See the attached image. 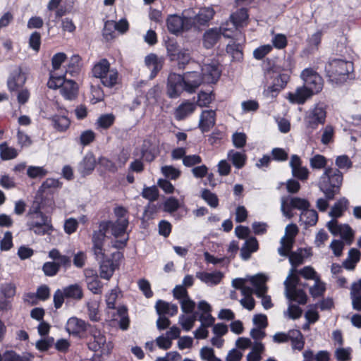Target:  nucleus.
Instances as JSON below:
<instances>
[{
  "mask_svg": "<svg viewBox=\"0 0 361 361\" xmlns=\"http://www.w3.org/2000/svg\"><path fill=\"white\" fill-rule=\"evenodd\" d=\"M216 112L214 110H204L200 115L199 127L202 132H208L215 125Z\"/></svg>",
  "mask_w": 361,
  "mask_h": 361,
  "instance_id": "393cba45",
  "label": "nucleus"
},
{
  "mask_svg": "<svg viewBox=\"0 0 361 361\" xmlns=\"http://www.w3.org/2000/svg\"><path fill=\"white\" fill-rule=\"evenodd\" d=\"M250 283L254 289V293L257 296H262L263 293H267L268 287L267 286V277L262 274H258L250 277Z\"/></svg>",
  "mask_w": 361,
  "mask_h": 361,
  "instance_id": "a878e982",
  "label": "nucleus"
},
{
  "mask_svg": "<svg viewBox=\"0 0 361 361\" xmlns=\"http://www.w3.org/2000/svg\"><path fill=\"white\" fill-rule=\"evenodd\" d=\"M90 340L87 342L88 348L94 352H100L101 354H108L113 348L111 343L106 342L105 335L95 326L90 329Z\"/></svg>",
  "mask_w": 361,
  "mask_h": 361,
  "instance_id": "6e6552de",
  "label": "nucleus"
},
{
  "mask_svg": "<svg viewBox=\"0 0 361 361\" xmlns=\"http://www.w3.org/2000/svg\"><path fill=\"white\" fill-rule=\"evenodd\" d=\"M202 198L207 202V204L212 207H216L219 204L218 198L216 195L211 192L208 190H205L202 192Z\"/></svg>",
  "mask_w": 361,
  "mask_h": 361,
  "instance_id": "774afa93",
  "label": "nucleus"
},
{
  "mask_svg": "<svg viewBox=\"0 0 361 361\" xmlns=\"http://www.w3.org/2000/svg\"><path fill=\"white\" fill-rule=\"evenodd\" d=\"M214 99V96L212 93L201 92L198 94L197 105L201 107L208 106Z\"/></svg>",
  "mask_w": 361,
  "mask_h": 361,
  "instance_id": "338daca9",
  "label": "nucleus"
},
{
  "mask_svg": "<svg viewBox=\"0 0 361 361\" xmlns=\"http://www.w3.org/2000/svg\"><path fill=\"white\" fill-rule=\"evenodd\" d=\"M348 204V200L345 197L341 198L332 207L329 215L334 218L341 216L343 212L347 209Z\"/></svg>",
  "mask_w": 361,
  "mask_h": 361,
  "instance_id": "ea45409f",
  "label": "nucleus"
},
{
  "mask_svg": "<svg viewBox=\"0 0 361 361\" xmlns=\"http://www.w3.org/2000/svg\"><path fill=\"white\" fill-rule=\"evenodd\" d=\"M17 140L18 144L21 147H28L32 145V142L30 137L20 130H18Z\"/></svg>",
  "mask_w": 361,
  "mask_h": 361,
  "instance_id": "69168bd1",
  "label": "nucleus"
},
{
  "mask_svg": "<svg viewBox=\"0 0 361 361\" xmlns=\"http://www.w3.org/2000/svg\"><path fill=\"white\" fill-rule=\"evenodd\" d=\"M335 164L338 169H349L352 167L353 163L347 155H341L336 157Z\"/></svg>",
  "mask_w": 361,
  "mask_h": 361,
  "instance_id": "052dcab7",
  "label": "nucleus"
},
{
  "mask_svg": "<svg viewBox=\"0 0 361 361\" xmlns=\"http://www.w3.org/2000/svg\"><path fill=\"white\" fill-rule=\"evenodd\" d=\"M100 262V276L109 280L116 269V264L110 259H104Z\"/></svg>",
  "mask_w": 361,
  "mask_h": 361,
  "instance_id": "c9c22d12",
  "label": "nucleus"
},
{
  "mask_svg": "<svg viewBox=\"0 0 361 361\" xmlns=\"http://www.w3.org/2000/svg\"><path fill=\"white\" fill-rule=\"evenodd\" d=\"M196 109V105L190 102L186 101L180 104L175 110V118L178 121L185 119L192 114Z\"/></svg>",
  "mask_w": 361,
  "mask_h": 361,
  "instance_id": "c85d7f7f",
  "label": "nucleus"
},
{
  "mask_svg": "<svg viewBox=\"0 0 361 361\" xmlns=\"http://www.w3.org/2000/svg\"><path fill=\"white\" fill-rule=\"evenodd\" d=\"M166 25L171 33L178 35L191 29L194 25V20L192 17L173 14L168 16Z\"/></svg>",
  "mask_w": 361,
  "mask_h": 361,
  "instance_id": "1a4fd4ad",
  "label": "nucleus"
},
{
  "mask_svg": "<svg viewBox=\"0 0 361 361\" xmlns=\"http://www.w3.org/2000/svg\"><path fill=\"white\" fill-rule=\"evenodd\" d=\"M185 83V91L188 93H193L204 82L202 75L197 71L185 73L183 75Z\"/></svg>",
  "mask_w": 361,
  "mask_h": 361,
  "instance_id": "a211bd4d",
  "label": "nucleus"
},
{
  "mask_svg": "<svg viewBox=\"0 0 361 361\" xmlns=\"http://www.w3.org/2000/svg\"><path fill=\"white\" fill-rule=\"evenodd\" d=\"M42 270L46 276H54L59 271V264L54 262H45L42 267Z\"/></svg>",
  "mask_w": 361,
  "mask_h": 361,
  "instance_id": "680f3d73",
  "label": "nucleus"
},
{
  "mask_svg": "<svg viewBox=\"0 0 361 361\" xmlns=\"http://www.w3.org/2000/svg\"><path fill=\"white\" fill-rule=\"evenodd\" d=\"M272 50L270 44H264L256 48L253 51V57L257 60L263 59Z\"/></svg>",
  "mask_w": 361,
  "mask_h": 361,
  "instance_id": "bf43d9fd",
  "label": "nucleus"
},
{
  "mask_svg": "<svg viewBox=\"0 0 361 361\" xmlns=\"http://www.w3.org/2000/svg\"><path fill=\"white\" fill-rule=\"evenodd\" d=\"M325 290V283L320 280L319 277L314 281V286L310 288V293L314 298H315L322 295Z\"/></svg>",
  "mask_w": 361,
  "mask_h": 361,
  "instance_id": "5fc2aeb1",
  "label": "nucleus"
},
{
  "mask_svg": "<svg viewBox=\"0 0 361 361\" xmlns=\"http://www.w3.org/2000/svg\"><path fill=\"white\" fill-rule=\"evenodd\" d=\"M360 252L355 249L352 248L348 252V258L343 262V267L348 270H352L355 268V264L360 260Z\"/></svg>",
  "mask_w": 361,
  "mask_h": 361,
  "instance_id": "a19ab883",
  "label": "nucleus"
},
{
  "mask_svg": "<svg viewBox=\"0 0 361 361\" xmlns=\"http://www.w3.org/2000/svg\"><path fill=\"white\" fill-rule=\"evenodd\" d=\"M48 173L43 166H30L27 169V175L30 178H42Z\"/></svg>",
  "mask_w": 361,
  "mask_h": 361,
  "instance_id": "de8ad7c7",
  "label": "nucleus"
},
{
  "mask_svg": "<svg viewBox=\"0 0 361 361\" xmlns=\"http://www.w3.org/2000/svg\"><path fill=\"white\" fill-rule=\"evenodd\" d=\"M228 159L231 161L233 165L238 169L243 168L247 159L245 153L236 152L233 149L230 150L227 154Z\"/></svg>",
  "mask_w": 361,
  "mask_h": 361,
  "instance_id": "e433bc0d",
  "label": "nucleus"
},
{
  "mask_svg": "<svg viewBox=\"0 0 361 361\" xmlns=\"http://www.w3.org/2000/svg\"><path fill=\"white\" fill-rule=\"evenodd\" d=\"M27 229L38 235L50 234L54 228L51 219L41 211V203L35 200L26 215Z\"/></svg>",
  "mask_w": 361,
  "mask_h": 361,
  "instance_id": "f03ea898",
  "label": "nucleus"
},
{
  "mask_svg": "<svg viewBox=\"0 0 361 361\" xmlns=\"http://www.w3.org/2000/svg\"><path fill=\"white\" fill-rule=\"evenodd\" d=\"M90 325L85 321L76 317L69 318L66 324V330L70 334L75 337L82 338Z\"/></svg>",
  "mask_w": 361,
  "mask_h": 361,
  "instance_id": "dca6fc26",
  "label": "nucleus"
},
{
  "mask_svg": "<svg viewBox=\"0 0 361 361\" xmlns=\"http://www.w3.org/2000/svg\"><path fill=\"white\" fill-rule=\"evenodd\" d=\"M318 220V215L314 209H310L309 208L301 212L300 216V222L304 225L305 228L312 226L315 225Z\"/></svg>",
  "mask_w": 361,
  "mask_h": 361,
  "instance_id": "473e14b6",
  "label": "nucleus"
},
{
  "mask_svg": "<svg viewBox=\"0 0 361 361\" xmlns=\"http://www.w3.org/2000/svg\"><path fill=\"white\" fill-rule=\"evenodd\" d=\"M302 310L295 305L290 304L286 311L283 312V315L291 319H297L302 315Z\"/></svg>",
  "mask_w": 361,
  "mask_h": 361,
  "instance_id": "4d7b16f0",
  "label": "nucleus"
},
{
  "mask_svg": "<svg viewBox=\"0 0 361 361\" xmlns=\"http://www.w3.org/2000/svg\"><path fill=\"white\" fill-rule=\"evenodd\" d=\"M221 75V71L216 63H205L202 67V77L206 83H215Z\"/></svg>",
  "mask_w": 361,
  "mask_h": 361,
  "instance_id": "412c9836",
  "label": "nucleus"
},
{
  "mask_svg": "<svg viewBox=\"0 0 361 361\" xmlns=\"http://www.w3.org/2000/svg\"><path fill=\"white\" fill-rule=\"evenodd\" d=\"M327 228L333 235H340L348 245L351 244L353 231L348 225L339 224L336 220L333 219L327 223Z\"/></svg>",
  "mask_w": 361,
  "mask_h": 361,
  "instance_id": "2eb2a0df",
  "label": "nucleus"
},
{
  "mask_svg": "<svg viewBox=\"0 0 361 361\" xmlns=\"http://www.w3.org/2000/svg\"><path fill=\"white\" fill-rule=\"evenodd\" d=\"M327 159L321 154H316L310 158V165L313 169H322L326 168Z\"/></svg>",
  "mask_w": 361,
  "mask_h": 361,
  "instance_id": "603ef678",
  "label": "nucleus"
},
{
  "mask_svg": "<svg viewBox=\"0 0 361 361\" xmlns=\"http://www.w3.org/2000/svg\"><path fill=\"white\" fill-rule=\"evenodd\" d=\"M128 225V219L116 220L114 223L111 221L110 228L111 230V234L116 238L121 236L126 233Z\"/></svg>",
  "mask_w": 361,
  "mask_h": 361,
  "instance_id": "58836bf2",
  "label": "nucleus"
},
{
  "mask_svg": "<svg viewBox=\"0 0 361 361\" xmlns=\"http://www.w3.org/2000/svg\"><path fill=\"white\" fill-rule=\"evenodd\" d=\"M161 172L166 178H170L171 180L178 179L181 174V171L179 169L171 165L162 166L161 168Z\"/></svg>",
  "mask_w": 361,
  "mask_h": 361,
  "instance_id": "8fccbe9b",
  "label": "nucleus"
},
{
  "mask_svg": "<svg viewBox=\"0 0 361 361\" xmlns=\"http://www.w3.org/2000/svg\"><path fill=\"white\" fill-rule=\"evenodd\" d=\"M175 45L170 44L167 47L168 52L169 56H171V60H177L178 62V66L180 68H184L185 65H187L190 59V51L188 49L183 48L177 50H175Z\"/></svg>",
  "mask_w": 361,
  "mask_h": 361,
  "instance_id": "aec40b11",
  "label": "nucleus"
},
{
  "mask_svg": "<svg viewBox=\"0 0 361 361\" xmlns=\"http://www.w3.org/2000/svg\"><path fill=\"white\" fill-rule=\"evenodd\" d=\"M322 37V32L321 30H317L315 32L309 36L307 39L308 47L311 50H314L318 48V46L321 43Z\"/></svg>",
  "mask_w": 361,
  "mask_h": 361,
  "instance_id": "6e6d98bb",
  "label": "nucleus"
},
{
  "mask_svg": "<svg viewBox=\"0 0 361 361\" xmlns=\"http://www.w3.org/2000/svg\"><path fill=\"white\" fill-rule=\"evenodd\" d=\"M343 180V173L338 169L327 167L319 177L317 185L328 200H334L340 192Z\"/></svg>",
  "mask_w": 361,
  "mask_h": 361,
  "instance_id": "7ed1b4c3",
  "label": "nucleus"
},
{
  "mask_svg": "<svg viewBox=\"0 0 361 361\" xmlns=\"http://www.w3.org/2000/svg\"><path fill=\"white\" fill-rule=\"evenodd\" d=\"M298 233V228L294 224H290L286 227V235L280 240L281 246L278 248V252L281 256H288L293 247V239Z\"/></svg>",
  "mask_w": 361,
  "mask_h": 361,
  "instance_id": "f8f14e48",
  "label": "nucleus"
},
{
  "mask_svg": "<svg viewBox=\"0 0 361 361\" xmlns=\"http://www.w3.org/2000/svg\"><path fill=\"white\" fill-rule=\"evenodd\" d=\"M352 349L350 348H338L334 352V356L338 361H348L351 357Z\"/></svg>",
  "mask_w": 361,
  "mask_h": 361,
  "instance_id": "13d9d810",
  "label": "nucleus"
},
{
  "mask_svg": "<svg viewBox=\"0 0 361 361\" xmlns=\"http://www.w3.org/2000/svg\"><path fill=\"white\" fill-rule=\"evenodd\" d=\"M0 291L2 296L9 299L15 295L16 286L11 283H4L0 286Z\"/></svg>",
  "mask_w": 361,
  "mask_h": 361,
  "instance_id": "e2e57ef3",
  "label": "nucleus"
},
{
  "mask_svg": "<svg viewBox=\"0 0 361 361\" xmlns=\"http://www.w3.org/2000/svg\"><path fill=\"white\" fill-rule=\"evenodd\" d=\"M326 110L322 104H316L309 109L305 116L304 121L307 129L315 130L319 124H323L326 118Z\"/></svg>",
  "mask_w": 361,
  "mask_h": 361,
  "instance_id": "9d476101",
  "label": "nucleus"
},
{
  "mask_svg": "<svg viewBox=\"0 0 361 361\" xmlns=\"http://www.w3.org/2000/svg\"><path fill=\"white\" fill-rule=\"evenodd\" d=\"M51 121L54 128L61 132L66 130L70 126V120L65 116H54Z\"/></svg>",
  "mask_w": 361,
  "mask_h": 361,
  "instance_id": "49530a36",
  "label": "nucleus"
},
{
  "mask_svg": "<svg viewBox=\"0 0 361 361\" xmlns=\"http://www.w3.org/2000/svg\"><path fill=\"white\" fill-rule=\"evenodd\" d=\"M87 313L90 319L92 322H98L100 319L99 313V303L94 300L87 302Z\"/></svg>",
  "mask_w": 361,
  "mask_h": 361,
  "instance_id": "3c124183",
  "label": "nucleus"
},
{
  "mask_svg": "<svg viewBox=\"0 0 361 361\" xmlns=\"http://www.w3.org/2000/svg\"><path fill=\"white\" fill-rule=\"evenodd\" d=\"M286 201L285 198L283 197L281 199V210L283 214L288 219H291L293 217V214L290 209H297L302 212L310 207V202L306 199L296 197H291L290 199L288 208H286Z\"/></svg>",
  "mask_w": 361,
  "mask_h": 361,
  "instance_id": "4468645a",
  "label": "nucleus"
},
{
  "mask_svg": "<svg viewBox=\"0 0 361 361\" xmlns=\"http://www.w3.org/2000/svg\"><path fill=\"white\" fill-rule=\"evenodd\" d=\"M353 71V63L341 59H330L325 65L326 76L329 80L336 83L345 81Z\"/></svg>",
  "mask_w": 361,
  "mask_h": 361,
  "instance_id": "20e7f679",
  "label": "nucleus"
},
{
  "mask_svg": "<svg viewBox=\"0 0 361 361\" xmlns=\"http://www.w3.org/2000/svg\"><path fill=\"white\" fill-rule=\"evenodd\" d=\"M298 272L305 279L307 280L315 281L316 279L319 278V276L317 274L316 271L310 266L305 267L304 268L301 269Z\"/></svg>",
  "mask_w": 361,
  "mask_h": 361,
  "instance_id": "0e129e2a",
  "label": "nucleus"
},
{
  "mask_svg": "<svg viewBox=\"0 0 361 361\" xmlns=\"http://www.w3.org/2000/svg\"><path fill=\"white\" fill-rule=\"evenodd\" d=\"M289 166L291 168L292 175L300 180H306L309 177V170L307 167L302 166V160L300 157L296 154H293L290 157Z\"/></svg>",
  "mask_w": 361,
  "mask_h": 361,
  "instance_id": "6ab92c4d",
  "label": "nucleus"
},
{
  "mask_svg": "<svg viewBox=\"0 0 361 361\" xmlns=\"http://www.w3.org/2000/svg\"><path fill=\"white\" fill-rule=\"evenodd\" d=\"M221 35H223L221 25L219 28H212L207 30L204 35V45L207 49L212 48L219 40Z\"/></svg>",
  "mask_w": 361,
  "mask_h": 361,
  "instance_id": "7c9ffc66",
  "label": "nucleus"
},
{
  "mask_svg": "<svg viewBox=\"0 0 361 361\" xmlns=\"http://www.w3.org/2000/svg\"><path fill=\"white\" fill-rule=\"evenodd\" d=\"M247 19L248 14L246 8H242L233 13L230 16L229 20L221 24L223 36L226 38L233 37V33L237 31L238 27L247 24Z\"/></svg>",
  "mask_w": 361,
  "mask_h": 361,
  "instance_id": "0eeeda50",
  "label": "nucleus"
},
{
  "mask_svg": "<svg viewBox=\"0 0 361 361\" xmlns=\"http://www.w3.org/2000/svg\"><path fill=\"white\" fill-rule=\"evenodd\" d=\"M300 77L304 81L305 86L314 93H318L322 90L323 87L322 78L312 68L304 69L301 73Z\"/></svg>",
  "mask_w": 361,
  "mask_h": 361,
  "instance_id": "9b49d317",
  "label": "nucleus"
},
{
  "mask_svg": "<svg viewBox=\"0 0 361 361\" xmlns=\"http://www.w3.org/2000/svg\"><path fill=\"white\" fill-rule=\"evenodd\" d=\"M142 196L149 202H154L159 197V190L156 186L145 187L142 192Z\"/></svg>",
  "mask_w": 361,
  "mask_h": 361,
  "instance_id": "864d4df0",
  "label": "nucleus"
},
{
  "mask_svg": "<svg viewBox=\"0 0 361 361\" xmlns=\"http://www.w3.org/2000/svg\"><path fill=\"white\" fill-rule=\"evenodd\" d=\"M66 298L79 300L83 297V292L80 285L75 283L63 288Z\"/></svg>",
  "mask_w": 361,
  "mask_h": 361,
  "instance_id": "4c0bfd02",
  "label": "nucleus"
},
{
  "mask_svg": "<svg viewBox=\"0 0 361 361\" xmlns=\"http://www.w3.org/2000/svg\"><path fill=\"white\" fill-rule=\"evenodd\" d=\"M66 55L63 52H59L54 54L51 59L52 70L50 72V75L52 73L61 74V69L62 63L66 61Z\"/></svg>",
  "mask_w": 361,
  "mask_h": 361,
  "instance_id": "a18cd8bd",
  "label": "nucleus"
},
{
  "mask_svg": "<svg viewBox=\"0 0 361 361\" xmlns=\"http://www.w3.org/2000/svg\"><path fill=\"white\" fill-rule=\"evenodd\" d=\"M115 119L113 114H105L97 118L95 124L97 128L108 129L114 123Z\"/></svg>",
  "mask_w": 361,
  "mask_h": 361,
  "instance_id": "37998d69",
  "label": "nucleus"
},
{
  "mask_svg": "<svg viewBox=\"0 0 361 361\" xmlns=\"http://www.w3.org/2000/svg\"><path fill=\"white\" fill-rule=\"evenodd\" d=\"M313 94L312 90L308 89L304 85V87H298L293 93L288 94V99L292 103L303 104L308 98H310Z\"/></svg>",
  "mask_w": 361,
  "mask_h": 361,
  "instance_id": "cd10ccee",
  "label": "nucleus"
},
{
  "mask_svg": "<svg viewBox=\"0 0 361 361\" xmlns=\"http://www.w3.org/2000/svg\"><path fill=\"white\" fill-rule=\"evenodd\" d=\"M49 257L56 261L55 263L59 264V269H60V267H63L66 270L71 266V257L67 255H61L57 249H52L50 250L49 252Z\"/></svg>",
  "mask_w": 361,
  "mask_h": 361,
  "instance_id": "2f4dec72",
  "label": "nucleus"
},
{
  "mask_svg": "<svg viewBox=\"0 0 361 361\" xmlns=\"http://www.w3.org/2000/svg\"><path fill=\"white\" fill-rule=\"evenodd\" d=\"M214 15V11L212 8H203L192 19L194 20V25L197 23L200 25H204L213 18Z\"/></svg>",
  "mask_w": 361,
  "mask_h": 361,
  "instance_id": "f704fd0d",
  "label": "nucleus"
},
{
  "mask_svg": "<svg viewBox=\"0 0 361 361\" xmlns=\"http://www.w3.org/2000/svg\"><path fill=\"white\" fill-rule=\"evenodd\" d=\"M26 73L20 67H16L10 73L7 80V87L10 92L18 91L25 83Z\"/></svg>",
  "mask_w": 361,
  "mask_h": 361,
  "instance_id": "f3484780",
  "label": "nucleus"
},
{
  "mask_svg": "<svg viewBox=\"0 0 361 361\" xmlns=\"http://www.w3.org/2000/svg\"><path fill=\"white\" fill-rule=\"evenodd\" d=\"M111 318L114 321H118L121 329L126 331L128 329L130 319L128 314V309L126 306H118L116 311L112 314Z\"/></svg>",
  "mask_w": 361,
  "mask_h": 361,
  "instance_id": "bb28decb",
  "label": "nucleus"
},
{
  "mask_svg": "<svg viewBox=\"0 0 361 361\" xmlns=\"http://www.w3.org/2000/svg\"><path fill=\"white\" fill-rule=\"evenodd\" d=\"M96 164L95 158L92 153H87L80 161L79 169L83 176L90 174L94 169Z\"/></svg>",
  "mask_w": 361,
  "mask_h": 361,
  "instance_id": "72a5a7b5",
  "label": "nucleus"
},
{
  "mask_svg": "<svg viewBox=\"0 0 361 361\" xmlns=\"http://www.w3.org/2000/svg\"><path fill=\"white\" fill-rule=\"evenodd\" d=\"M289 261L292 266L289 273L283 283L285 286V295L290 301H295L304 305L307 302V295L304 290L297 288L299 278L295 274L296 267L304 262L302 250L291 252L289 255Z\"/></svg>",
  "mask_w": 361,
  "mask_h": 361,
  "instance_id": "f257e3e1",
  "label": "nucleus"
},
{
  "mask_svg": "<svg viewBox=\"0 0 361 361\" xmlns=\"http://www.w3.org/2000/svg\"><path fill=\"white\" fill-rule=\"evenodd\" d=\"M196 321L195 314L185 316L181 314L178 318V323L185 331H189L194 326Z\"/></svg>",
  "mask_w": 361,
  "mask_h": 361,
  "instance_id": "09e8293b",
  "label": "nucleus"
},
{
  "mask_svg": "<svg viewBox=\"0 0 361 361\" xmlns=\"http://www.w3.org/2000/svg\"><path fill=\"white\" fill-rule=\"evenodd\" d=\"M18 151L11 147H9L6 142L0 144V157L3 160H10L18 156Z\"/></svg>",
  "mask_w": 361,
  "mask_h": 361,
  "instance_id": "c03bdc74",
  "label": "nucleus"
},
{
  "mask_svg": "<svg viewBox=\"0 0 361 361\" xmlns=\"http://www.w3.org/2000/svg\"><path fill=\"white\" fill-rule=\"evenodd\" d=\"M95 78H99L103 85L112 87L117 84L118 73L116 69L111 68L109 62L103 59L96 63L92 68Z\"/></svg>",
  "mask_w": 361,
  "mask_h": 361,
  "instance_id": "423d86ee",
  "label": "nucleus"
},
{
  "mask_svg": "<svg viewBox=\"0 0 361 361\" xmlns=\"http://www.w3.org/2000/svg\"><path fill=\"white\" fill-rule=\"evenodd\" d=\"M146 66L151 71L149 78H154L157 73L162 68L164 59L155 54H149L145 58Z\"/></svg>",
  "mask_w": 361,
  "mask_h": 361,
  "instance_id": "4be33fe9",
  "label": "nucleus"
},
{
  "mask_svg": "<svg viewBox=\"0 0 361 361\" xmlns=\"http://www.w3.org/2000/svg\"><path fill=\"white\" fill-rule=\"evenodd\" d=\"M68 72L61 71V74L52 73L47 82V85L51 89L61 87L62 96L68 100L74 99L78 94V85L72 80H66L65 74Z\"/></svg>",
  "mask_w": 361,
  "mask_h": 361,
  "instance_id": "39448f33",
  "label": "nucleus"
},
{
  "mask_svg": "<svg viewBox=\"0 0 361 361\" xmlns=\"http://www.w3.org/2000/svg\"><path fill=\"white\" fill-rule=\"evenodd\" d=\"M183 91H185V83L182 75L176 73L169 74L167 82V95L171 99L178 98Z\"/></svg>",
  "mask_w": 361,
  "mask_h": 361,
  "instance_id": "ddd939ff",
  "label": "nucleus"
},
{
  "mask_svg": "<svg viewBox=\"0 0 361 361\" xmlns=\"http://www.w3.org/2000/svg\"><path fill=\"white\" fill-rule=\"evenodd\" d=\"M195 276L207 286H216L221 281L224 277V274L219 271H216L212 273L197 271Z\"/></svg>",
  "mask_w": 361,
  "mask_h": 361,
  "instance_id": "5701e85b",
  "label": "nucleus"
},
{
  "mask_svg": "<svg viewBox=\"0 0 361 361\" xmlns=\"http://www.w3.org/2000/svg\"><path fill=\"white\" fill-rule=\"evenodd\" d=\"M293 350H302L304 348L305 341L302 334L299 330H291L290 338Z\"/></svg>",
  "mask_w": 361,
  "mask_h": 361,
  "instance_id": "79ce46f5",
  "label": "nucleus"
},
{
  "mask_svg": "<svg viewBox=\"0 0 361 361\" xmlns=\"http://www.w3.org/2000/svg\"><path fill=\"white\" fill-rule=\"evenodd\" d=\"M155 308L159 315L173 317L178 312V306L176 305L161 300L157 302Z\"/></svg>",
  "mask_w": 361,
  "mask_h": 361,
  "instance_id": "c756f323",
  "label": "nucleus"
},
{
  "mask_svg": "<svg viewBox=\"0 0 361 361\" xmlns=\"http://www.w3.org/2000/svg\"><path fill=\"white\" fill-rule=\"evenodd\" d=\"M85 275L88 289L94 294L102 293V283L97 274L94 273L93 270L86 269L85 271Z\"/></svg>",
  "mask_w": 361,
  "mask_h": 361,
  "instance_id": "b1692460",
  "label": "nucleus"
}]
</instances>
